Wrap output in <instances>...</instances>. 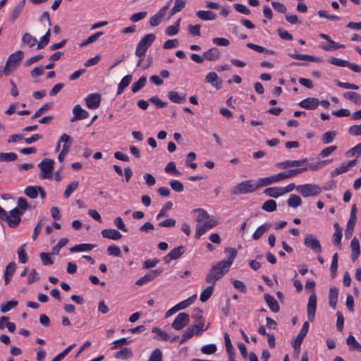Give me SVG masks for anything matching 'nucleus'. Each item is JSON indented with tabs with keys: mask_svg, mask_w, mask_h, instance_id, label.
<instances>
[{
	"mask_svg": "<svg viewBox=\"0 0 361 361\" xmlns=\"http://www.w3.org/2000/svg\"><path fill=\"white\" fill-rule=\"evenodd\" d=\"M38 186H27L24 190L25 195L31 198L35 199L38 195Z\"/></svg>",
	"mask_w": 361,
	"mask_h": 361,
	"instance_id": "obj_47",
	"label": "nucleus"
},
{
	"mask_svg": "<svg viewBox=\"0 0 361 361\" xmlns=\"http://www.w3.org/2000/svg\"><path fill=\"white\" fill-rule=\"evenodd\" d=\"M196 16L202 20H213L216 18V14L212 11L202 10H199L196 12Z\"/></svg>",
	"mask_w": 361,
	"mask_h": 361,
	"instance_id": "obj_29",
	"label": "nucleus"
},
{
	"mask_svg": "<svg viewBox=\"0 0 361 361\" xmlns=\"http://www.w3.org/2000/svg\"><path fill=\"white\" fill-rule=\"evenodd\" d=\"M350 248L352 250L351 257L353 261L356 260L360 255V248L359 240L354 237L350 242Z\"/></svg>",
	"mask_w": 361,
	"mask_h": 361,
	"instance_id": "obj_24",
	"label": "nucleus"
},
{
	"mask_svg": "<svg viewBox=\"0 0 361 361\" xmlns=\"http://www.w3.org/2000/svg\"><path fill=\"white\" fill-rule=\"evenodd\" d=\"M224 337L225 341L226 350L228 355V357L234 356L235 353L228 334L225 333Z\"/></svg>",
	"mask_w": 361,
	"mask_h": 361,
	"instance_id": "obj_39",
	"label": "nucleus"
},
{
	"mask_svg": "<svg viewBox=\"0 0 361 361\" xmlns=\"http://www.w3.org/2000/svg\"><path fill=\"white\" fill-rule=\"evenodd\" d=\"M171 188L177 192H181L183 191L184 188L183 184L177 180H171L169 182Z\"/></svg>",
	"mask_w": 361,
	"mask_h": 361,
	"instance_id": "obj_59",
	"label": "nucleus"
},
{
	"mask_svg": "<svg viewBox=\"0 0 361 361\" xmlns=\"http://www.w3.org/2000/svg\"><path fill=\"white\" fill-rule=\"evenodd\" d=\"M78 185H79L78 181H76V180L70 183L67 185V187L64 191V193H63L64 198H66V199L68 198L71 196V193L78 188Z\"/></svg>",
	"mask_w": 361,
	"mask_h": 361,
	"instance_id": "obj_44",
	"label": "nucleus"
},
{
	"mask_svg": "<svg viewBox=\"0 0 361 361\" xmlns=\"http://www.w3.org/2000/svg\"><path fill=\"white\" fill-rule=\"evenodd\" d=\"M305 171H306L305 168L300 167V168H296V169H290L288 171H283V172H281V173L283 176V179L284 180V179H287V178L293 177V176H295L299 173H301Z\"/></svg>",
	"mask_w": 361,
	"mask_h": 361,
	"instance_id": "obj_33",
	"label": "nucleus"
},
{
	"mask_svg": "<svg viewBox=\"0 0 361 361\" xmlns=\"http://www.w3.org/2000/svg\"><path fill=\"white\" fill-rule=\"evenodd\" d=\"M85 100L87 108L96 109L100 105L101 95L97 93H92L87 96Z\"/></svg>",
	"mask_w": 361,
	"mask_h": 361,
	"instance_id": "obj_12",
	"label": "nucleus"
},
{
	"mask_svg": "<svg viewBox=\"0 0 361 361\" xmlns=\"http://www.w3.org/2000/svg\"><path fill=\"white\" fill-rule=\"evenodd\" d=\"M231 281L232 284L233 285V287L235 289L238 290L241 293L246 292L247 288L243 281L238 280V279H231Z\"/></svg>",
	"mask_w": 361,
	"mask_h": 361,
	"instance_id": "obj_54",
	"label": "nucleus"
},
{
	"mask_svg": "<svg viewBox=\"0 0 361 361\" xmlns=\"http://www.w3.org/2000/svg\"><path fill=\"white\" fill-rule=\"evenodd\" d=\"M24 53L23 51L19 50L11 54L6 63L4 72L6 75H9L13 71H14L18 64V63L23 59Z\"/></svg>",
	"mask_w": 361,
	"mask_h": 361,
	"instance_id": "obj_4",
	"label": "nucleus"
},
{
	"mask_svg": "<svg viewBox=\"0 0 361 361\" xmlns=\"http://www.w3.org/2000/svg\"><path fill=\"white\" fill-rule=\"evenodd\" d=\"M221 56V53L216 47H212L203 53V58L207 61H216Z\"/></svg>",
	"mask_w": 361,
	"mask_h": 361,
	"instance_id": "obj_20",
	"label": "nucleus"
},
{
	"mask_svg": "<svg viewBox=\"0 0 361 361\" xmlns=\"http://www.w3.org/2000/svg\"><path fill=\"white\" fill-rule=\"evenodd\" d=\"M73 117L71 118V122H75L78 120L85 119L89 116L87 111L82 109L80 105L77 104L73 109Z\"/></svg>",
	"mask_w": 361,
	"mask_h": 361,
	"instance_id": "obj_13",
	"label": "nucleus"
},
{
	"mask_svg": "<svg viewBox=\"0 0 361 361\" xmlns=\"http://www.w3.org/2000/svg\"><path fill=\"white\" fill-rule=\"evenodd\" d=\"M338 290L336 287H331L329 293V304L330 307L335 310L338 301Z\"/></svg>",
	"mask_w": 361,
	"mask_h": 361,
	"instance_id": "obj_25",
	"label": "nucleus"
},
{
	"mask_svg": "<svg viewBox=\"0 0 361 361\" xmlns=\"http://www.w3.org/2000/svg\"><path fill=\"white\" fill-rule=\"evenodd\" d=\"M163 272L161 269H155L147 272L142 277L137 279L135 284L137 286H142L148 282L153 281L156 277L161 275Z\"/></svg>",
	"mask_w": 361,
	"mask_h": 361,
	"instance_id": "obj_9",
	"label": "nucleus"
},
{
	"mask_svg": "<svg viewBox=\"0 0 361 361\" xmlns=\"http://www.w3.org/2000/svg\"><path fill=\"white\" fill-rule=\"evenodd\" d=\"M25 245H21L18 249V259L20 263H25L27 261V255L25 252Z\"/></svg>",
	"mask_w": 361,
	"mask_h": 361,
	"instance_id": "obj_61",
	"label": "nucleus"
},
{
	"mask_svg": "<svg viewBox=\"0 0 361 361\" xmlns=\"http://www.w3.org/2000/svg\"><path fill=\"white\" fill-rule=\"evenodd\" d=\"M336 134V133L334 131H327L322 135V141L324 144L330 143L333 141Z\"/></svg>",
	"mask_w": 361,
	"mask_h": 361,
	"instance_id": "obj_57",
	"label": "nucleus"
},
{
	"mask_svg": "<svg viewBox=\"0 0 361 361\" xmlns=\"http://www.w3.org/2000/svg\"><path fill=\"white\" fill-rule=\"evenodd\" d=\"M282 180H283V179L282 173L281 172V173H279L271 176L259 178L258 180V186H259V188H261L263 186L271 185L274 183L279 182Z\"/></svg>",
	"mask_w": 361,
	"mask_h": 361,
	"instance_id": "obj_15",
	"label": "nucleus"
},
{
	"mask_svg": "<svg viewBox=\"0 0 361 361\" xmlns=\"http://www.w3.org/2000/svg\"><path fill=\"white\" fill-rule=\"evenodd\" d=\"M189 315L185 312H180L171 324V326L176 330H180L189 323Z\"/></svg>",
	"mask_w": 361,
	"mask_h": 361,
	"instance_id": "obj_8",
	"label": "nucleus"
},
{
	"mask_svg": "<svg viewBox=\"0 0 361 361\" xmlns=\"http://www.w3.org/2000/svg\"><path fill=\"white\" fill-rule=\"evenodd\" d=\"M225 252L229 254L228 259L219 261L216 264L212 266L205 276V281L209 286L204 289L200 294V300L202 302L207 301L212 295L216 281L221 279L229 271L237 255V250L233 247H226Z\"/></svg>",
	"mask_w": 361,
	"mask_h": 361,
	"instance_id": "obj_1",
	"label": "nucleus"
},
{
	"mask_svg": "<svg viewBox=\"0 0 361 361\" xmlns=\"http://www.w3.org/2000/svg\"><path fill=\"white\" fill-rule=\"evenodd\" d=\"M297 191L304 197L316 196L321 193V188L315 184L307 183L296 187Z\"/></svg>",
	"mask_w": 361,
	"mask_h": 361,
	"instance_id": "obj_6",
	"label": "nucleus"
},
{
	"mask_svg": "<svg viewBox=\"0 0 361 361\" xmlns=\"http://www.w3.org/2000/svg\"><path fill=\"white\" fill-rule=\"evenodd\" d=\"M133 356V352L130 348H123L121 350L114 353V357L116 359H121L123 360H128Z\"/></svg>",
	"mask_w": 361,
	"mask_h": 361,
	"instance_id": "obj_23",
	"label": "nucleus"
},
{
	"mask_svg": "<svg viewBox=\"0 0 361 361\" xmlns=\"http://www.w3.org/2000/svg\"><path fill=\"white\" fill-rule=\"evenodd\" d=\"M18 305V301L16 300H11L8 301L4 304H1L0 307V310L1 312L5 313L8 312L11 309L16 307Z\"/></svg>",
	"mask_w": 361,
	"mask_h": 361,
	"instance_id": "obj_53",
	"label": "nucleus"
},
{
	"mask_svg": "<svg viewBox=\"0 0 361 361\" xmlns=\"http://www.w3.org/2000/svg\"><path fill=\"white\" fill-rule=\"evenodd\" d=\"M168 97L169 100L173 103L176 104H183L186 102V94H179L176 91H170L168 93Z\"/></svg>",
	"mask_w": 361,
	"mask_h": 361,
	"instance_id": "obj_22",
	"label": "nucleus"
},
{
	"mask_svg": "<svg viewBox=\"0 0 361 361\" xmlns=\"http://www.w3.org/2000/svg\"><path fill=\"white\" fill-rule=\"evenodd\" d=\"M289 56L293 59H298V60H307L312 62H319L320 59L318 57L307 55V54H288Z\"/></svg>",
	"mask_w": 361,
	"mask_h": 361,
	"instance_id": "obj_30",
	"label": "nucleus"
},
{
	"mask_svg": "<svg viewBox=\"0 0 361 361\" xmlns=\"http://www.w3.org/2000/svg\"><path fill=\"white\" fill-rule=\"evenodd\" d=\"M302 204L301 198L297 195H290L287 200V204L290 207L296 208Z\"/></svg>",
	"mask_w": 361,
	"mask_h": 361,
	"instance_id": "obj_37",
	"label": "nucleus"
},
{
	"mask_svg": "<svg viewBox=\"0 0 361 361\" xmlns=\"http://www.w3.org/2000/svg\"><path fill=\"white\" fill-rule=\"evenodd\" d=\"M192 317L196 320V322L199 324V322H203V324H204V320L203 319V311L197 307L193 310V312L192 314Z\"/></svg>",
	"mask_w": 361,
	"mask_h": 361,
	"instance_id": "obj_58",
	"label": "nucleus"
},
{
	"mask_svg": "<svg viewBox=\"0 0 361 361\" xmlns=\"http://www.w3.org/2000/svg\"><path fill=\"white\" fill-rule=\"evenodd\" d=\"M319 104V100L314 97H308L300 102L298 105L305 109H316Z\"/></svg>",
	"mask_w": 361,
	"mask_h": 361,
	"instance_id": "obj_16",
	"label": "nucleus"
},
{
	"mask_svg": "<svg viewBox=\"0 0 361 361\" xmlns=\"http://www.w3.org/2000/svg\"><path fill=\"white\" fill-rule=\"evenodd\" d=\"M195 332L192 331V328H190V326L188 327L182 334L180 343L182 344L186 340L192 338L193 336H195Z\"/></svg>",
	"mask_w": 361,
	"mask_h": 361,
	"instance_id": "obj_60",
	"label": "nucleus"
},
{
	"mask_svg": "<svg viewBox=\"0 0 361 361\" xmlns=\"http://www.w3.org/2000/svg\"><path fill=\"white\" fill-rule=\"evenodd\" d=\"M101 234L103 238L114 240H119L122 237L121 233L114 228L104 229L102 231Z\"/></svg>",
	"mask_w": 361,
	"mask_h": 361,
	"instance_id": "obj_21",
	"label": "nucleus"
},
{
	"mask_svg": "<svg viewBox=\"0 0 361 361\" xmlns=\"http://www.w3.org/2000/svg\"><path fill=\"white\" fill-rule=\"evenodd\" d=\"M22 42L30 48L38 44L37 39L28 32L23 35Z\"/></svg>",
	"mask_w": 361,
	"mask_h": 361,
	"instance_id": "obj_35",
	"label": "nucleus"
},
{
	"mask_svg": "<svg viewBox=\"0 0 361 361\" xmlns=\"http://www.w3.org/2000/svg\"><path fill=\"white\" fill-rule=\"evenodd\" d=\"M264 298L267 305L272 312L275 313L279 312L280 306L276 300L272 295H269V293H265L264 295Z\"/></svg>",
	"mask_w": 361,
	"mask_h": 361,
	"instance_id": "obj_19",
	"label": "nucleus"
},
{
	"mask_svg": "<svg viewBox=\"0 0 361 361\" xmlns=\"http://www.w3.org/2000/svg\"><path fill=\"white\" fill-rule=\"evenodd\" d=\"M305 246L310 247L315 252H322V246L319 241L312 234L307 235L304 239Z\"/></svg>",
	"mask_w": 361,
	"mask_h": 361,
	"instance_id": "obj_11",
	"label": "nucleus"
},
{
	"mask_svg": "<svg viewBox=\"0 0 361 361\" xmlns=\"http://www.w3.org/2000/svg\"><path fill=\"white\" fill-rule=\"evenodd\" d=\"M97 245L90 243H82L71 247L69 250L71 252L90 251L94 248Z\"/></svg>",
	"mask_w": 361,
	"mask_h": 361,
	"instance_id": "obj_27",
	"label": "nucleus"
},
{
	"mask_svg": "<svg viewBox=\"0 0 361 361\" xmlns=\"http://www.w3.org/2000/svg\"><path fill=\"white\" fill-rule=\"evenodd\" d=\"M54 161L50 159H44L38 164V167L40 169L39 178L41 179H51L53 169H54Z\"/></svg>",
	"mask_w": 361,
	"mask_h": 361,
	"instance_id": "obj_5",
	"label": "nucleus"
},
{
	"mask_svg": "<svg viewBox=\"0 0 361 361\" xmlns=\"http://www.w3.org/2000/svg\"><path fill=\"white\" fill-rule=\"evenodd\" d=\"M344 47L345 46L343 44H338L332 39L329 41L328 45L321 47V48L325 51L336 50Z\"/></svg>",
	"mask_w": 361,
	"mask_h": 361,
	"instance_id": "obj_50",
	"label": "nucleus"
},
{
	"mask_svg": "<svg viewBox=\"0 0 361 361\" xmlns=\"http://www.w3.org/2000/svg\"><path fill=\"white\" fill-rule=\"evenodd\" d=\"M205 82L210 83L217 90L222 87V81L219 79V77L215 72H209L205 77Z\"/></svg>",
	"mask_w": 361,
	"mask_h": 361,
	"instance_id": "obj_18",
	"label": "nucleus"
},
{
	"mask_svg": "<svg viewBox=\"0 0 361 361\" xmlns=\"http://www.w3.org/2000/svg\"><path fill=\"white\" fill-rule=\"evenodd\" d=\"M217 348L215 344H208L203 345L201 348V352L206 355H211L215 353Z\"/></svg>",
	"mask_w": 361,
	"mask_h": 361,
	"instance_id": "obj_56",
	"label": "nucleus"
},
{
	"mask_svg": "<svg viewBox=\"0 0 361 361\" xmlns=\"http://www.w3.org/2000/svg\"><path fill=\"white\" fill-rule=\"evenodd\" d=\"M25 4V0H21L19 1L16 6L13 8V9L11 11V20L15 21L20 16V13L22 12Z\"/></svg>",
	"mask_w": 361,
	"mask_h": 361,
	"instance_id": "obj_28",
	"label": "nucleus"
},
{
	"mask_svg": "<svg viewBox=\"0 0 361 361\" xmlns=\"http://www.w3.org/2000/svg\"><path fill=\"white\" fill-rule=\"evenodd\" d=\"M59 142H63L61 150H65L66 153H68L70 147L72 145L71 137L66 133H63L59 138Z\"/></svg>",
	"mask_w": 361,
	"mask_h": 361,
	"instance_id": "obj_32",
	"label": "nucleus"
},
{
	"mask_svg": "<svg viewBox=\"0 0 361 361\" xmlns=\"http://www.w3.org/2000/svg\"><path fill=\"white\" fill-rule=\"evenodd\" d=\"M329 63L334 66H337L339 67H347V66L348 65V61H345V60H343V59H341L338 58H336V57H332L329 60Z\"/></svg>",
	"mask_w": 361,
	"mask_h": 361,
	"instance_id": "obj_62",
	"label": "nucleus"
},
{
	"mask_svg": "<svg viewBox=\"0 0 361 361\" xmlns=\"http://www.w3.org/2000/svg\"><path fill=\"white\" fill-rule=\"evenodd\" d=\"M192 212L197 213V216L195 220L198 223H201L205 220L209 219V215L207 212L202 208L195 209L192 210Z\"/></svg>",
	"mask_w": 361,
	"mask_h": 361,
	"instance_id": "obj_36",
	"label": "nucleus"
},
{
	"mask_svg": "<svg viewBox=\"0 0 361 361\" xmlns=\"http://www.w3.org/2000/svg\"><path fill=\"white\" fill-rule=\"evenodd\" d=\"M107 252L109 255L120 257L121 255V251L119 247L116 245H110L107 247Z\"/></svg>",
	"mask_w": 361,
	"mask_h": 361,
	"instance_id": "obj_64",
	"label": "nucleus"
},
{
	"mask_svg": "<svg viewBox=\"0 0 361 361\" xmlns=\"http://www.w3.org/2000/svg\"><path fill=\"white\" fill-rule=\"evenodd\" d=\"M246 46L248 48L252 49H253L257 52H259V53H265V54H275V51H274L273 50L267 49L266 48H264L262 46H259V45H257V44H255L253 43H247L246 44Z\"/></svg>",
	"mask_w": 361,
	"mask_h": 361,
	"instance_id": "obj_38",
	"label": "nucleus"
},
{
	"mask_svg": "<svg viewBox=\"0 0 361 361\" xmlns=\"http://www.w3.org/2000/svg\"><path fill=\"white\" fill-rule=\"evenodd\" d=\"M156 36L152 33L146 35L138 42L135 49V55L139 58L143 57L145 55L147 49L154 42Z\"/></svg>",
	"mask_w": 361,
	"mask_h": 361,
	"instance_id": "obj_3",
	"label": "nucleus"
},
{
	"mask_svg": "<svg viewBox=\"0 0 361 361\" xmlns=\"http://www.w3.org/2000/svg\"><path fill=\"white\" fill-rule=\"evenodd\" d=\"M264 193L274 198H277L282 195L281 187L267 188L264 190Z\"/></svg>",
	"mask_w": 361,
	"mask_h": 361,
	"instance_id": "obj_34",
	"label": "nucleus"
},
{
	"mask_svg": "<svg viewBox=\"0 0 361 361\" xmlns=\"http://www.w3.org/2000/svg\"><path fill=\"white\" fill-rule=\"evenodd\" d=\"M259 188L258 182L255 184L253 180H247L243 181L231 189L232 195H245L252 193Z\"/></svg>",
	"mask_w": 361,
	"mask_h": 361,
	"instance_id": "obj_2",
	"label": "nucleus"
},
{
	"mask_svg": "<svg viewBox=\"0 0 361 361\" xmlns=\"http://www.w3.org/2000/svg\"><path fill=\"white\" fill-rule=\"evenodd\" d=\"M316 308H317V295L314 293H313L309 297L307 307V317L310 322H312L314 319Z\"/></svg>",
	"mask_w": 361,
	"mask_h": 361,
	"instance_id": "obj_10",
	"label": "nucleus"
},
{
	"mask_svg": "<svg viewBox=\"0 0 361 361\" xmlns=\"http://www.w3.org/2000/svg\"><path fill=\"white\" fill-rule=\"evenodd\" d=\"M50 32H51L50 28H48L45 35L41 38L39 42H38V44H37L38 49H41L47 45V44L49 43V42L50 40Z\"/></svg>",
	"mask_w": 361,
	"mask_h": 361,
	"instance_id": "obj_49",
	"label": "nucleus"
},
{
	"mask_svg": "<svg viewBox=\"0 0 361 361\" xmlns=\"http://www.w3.org/2000/svg\"><path fill=\"white\" fill-rule=\"evenodd\" d=\"M309 327V322H305L297 337L292 342V346L295 351H298V353L300 352L301 343L308 332Z\"/></svg>",
	"mask_w": 361,
	"mask_h": 361,
	"instance_id": "obj_7",
	"label": "nucleus"
},
{
	"mask_svg": "<svg viewBox=\"0 0 361 361\" xmlns=\"http://www.w3.org/2000/svg\"><path fill=\"white\" fill-rule=\"evenodd\" d=\"M200 29H201V25L197 24V25H189L188 26V34L190 35L192 37H199L200 36Z\"/></svg>",
	"mask_w": 361,
	"mask_h": 361,
	"instance_id": "obj_51",
	"label": "nucleus"
},
{
	"mask_svg": "<svg viewBox=\"0 0 361 361\" xmlns=\"http://www.w3.org/2000/svg\"><path fill=\"white\" fill-rule=\"evenodd\" d=\"M343 97L355 104L361 103V97L355 92H346L343 93Z\"/></svg>",
	"mask_w": 361,
	"mask_h": 361,
	"instance_id": "obj_41",
	"label": "nucleus"
},
{
	"mask_svg": "<svg viewBox=\"0 0 361 361\" xmlns=\"http://www.w3.org/2000/svg\"><path fill=\"white\" fill-rule=\"evenodd\" d=\"M165 171L168 173H171L173 175L179 176L181 173L177 170L175 162L170 161L167 164L165 167Z\"/></svg>",
	"mask_w": 361,
	"mask_h": 361,
	"instance_id": "obj_52",
	"label": "nucleus"
},
{
	"mask_svg": "<svg viewBox=\"0 0 361 361\" xmlns=\"http://www.w3.org/2000/svg\"><path fill=\"white\" fill-rule=\"evenodd\" d=\"M169 6V4L164 6L150 18L149 23L151 26H157L161 22Z\"/></svg>",
	"mask_w": 361,
	"mask_h": 361,
	"instance_id": "obj_17",
	"label": "nucleus"
},
{
	"mask_svg": "<svg viewBox=\"0 0 361 361\" xmlns=\"http://www.w3.org/2000/svg\"><path fill=\"white\" fill-rule=\"evenodd\" d=\"M133 76L131 75H127L124 76L118 84L117 95L121 94L124 89L127 87L131 82Z\"/></svg>",
	"mask_w": 361,
	"mask_h": 361,
	"instance_id": "obj_31",
	"label": "nucleus"
},
{
	"mask_svg": "<svg viewBox=\"0 0 361 361\" xmlns=\"http://www.w3.org/2000/svg\"><path fill=\"white\" fill-rule=\"evenodd\" d=\"M22 212L20 210L16 207L10 211L9 220L8 221V225L11 228H16L19 223L20 222V214Z\"/></svg>",
	"mask_w": 361,
	"mask_h": 361,
	"instance_id": "obj_14",
	"label": "nucleus"
},
{
	"mask_svg": "<svg viewBox=\"0 0 361 361\" xmlns=\"http://www.w3.org/2000/svg\"><path fill=\"white\" fill-rule=\"evenodd\" d=\"M185 252V247L180 245L171 250L169 253L173 259L180 258Z\"/></svg>",
	"mask_w": 361,
	"mask_h": 361,
	"instance_id": "obj_43",
	"label": "nucleus"
},
{
	"mask_svg": "<svg viewBox=\"0 0 361 361\" xmlns=\"http://www.w3.org/2000/svg\"><path fill=\"white\" fill-rule=\"evenodd\" d=\"M276 202L274 200H267L262 206V209L268 212H272L276 209Z\"/></svg>",
	"mask_w": 361,
	"mask_h": 361,
	"instance_id": "obj_46",
	"label": "nucleus"
},
{
	"mask_svg": "<svg viewBox=\"0 0 361 361\" xmlns=\"http://www.w3.org/2000/svg\"><path fill=\"white\" fill-rule=\"evenodd\" d=\"M173 207V203L171 202H167L163 207L161 209L159 214L157 215L156 219L157 220L161 218L165 217L168 216L167 212L170 210Z\"/></svg>",
	"mask_w": 361,
	"mask_h": 361,
	"instance_id": "obj_48",
	"label": "nucleus"
},
{
	"mask_svg": "<svg viewBox=\"0 0 361 361\" xmlns=\"http://www.w3.org/2000/svg\"><path fill=\"white\" fill-rule=\"evenodd\" d=\"M147 79L145 77L142 76L140 79L134 82L132 85L131 90L133 93L137 92L142 88H143L146 84Z\"/></svg>",
	"mask_w": 361,
	"mask_h": 361,
	"instance_id": "obj_42",
	"label": "nucleus"
},
{
	"mask_svg": "<svg viewBox=\"0 0 361 361\" xmlns=\"http://www.w3.org/2000/svg\"><path fill=\"white\" fill-rule=\"evenodd\" d=\"M159 260L157 258L152 259H147L143 262L142 269H149L157 266Z\"/></svg>",
	"mask_w": 361,
	"mask_h": 361,
	"instance_id": "obj_63",
	"label": "nucleus"
},
{
	"mask_svg": "<svg viewBox=\"0 0 361 361\" xmlns=\"http://www.w3.org/2000/svg\"><path fill=\"white\" fill-rule=\"evenodd\" d=\"M180 22V19H178L174 25L167 27L165 31L166 34L169 36H173L176 35L179 31Z\"/></svg>",
	"mask_w": 361,
	"mask_h": 361,
	"instance_id": "obj_45",
	"label": "nucleus"
},
{
	"mask_svg": "<svg viewBox=\"0 0 361 361\" xmlns=\"http://www.w3.org/2000/svg\"><path fill=\"white\" fill-rule=\"evenodd\" d=\"M17 158L18 156L15 152H0V161L1 162L14 161L17 159Z\"/></svg>",
	"mask_w": 361,
	"mask_h": 361,
	"instance_id": "obj_40",
	"label": "nucleus"
},
{
	"mask_svg": "<svg viewBox=\"0 0 361 361\" xmlns=\"http://www.w3.org/2000/svg\"><path fill=\"white\" fill-rule=\"evenodd\" d=\"M148 361H162V353L159 348L154 349L149 357Z\"/></svg>",
	"mask_w": 361,
	"mask_h": 361,
	"instance_id": "obj_55",
	"label": "nucleus"
},
{
	"mask_svg": "<svg viewBox=\"0 0 361 361\" xmlns=\"http://www.w3.org/2000/svg\"><path fill=\"white\" fill-rule=\"evenodd\" d=\"M271 224H263L255 230V231L252 234V238L255 240L259 239L264 235V233H265L267 231H269L271 228Z\"/></svg>",
	"mask_w": 361,
	"mask_h": 361,
	"instance_id": "obj_26",
	"label": "nucleus"
}]
</instances>
